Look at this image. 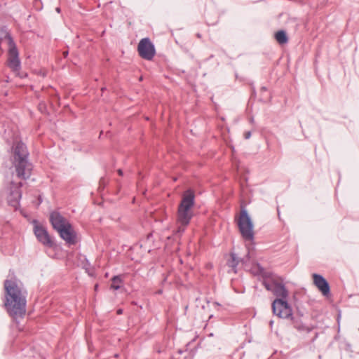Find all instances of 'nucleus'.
I'll use <instances>...</instances> for the list:
<instances>
[{
	"instance_id": "f257e3e1",
	"label": "nucleus",
	"mask_w": 359,
	"mask_h": 359,
	"mask_svg": "<svg viewBox=\"0 0 359 359\" xmlns=\"http://www.w3.org/2000/svg\"><path fill=\"white\" fill-rule=\"evenodd\" d=\"M6 291L4 306L8 313L14 319L24 318L26 313L27 292L15 281H4Z\"/></svg>"
},
{
	"instance_id": "f03ea898",
	"label": "nucleus",
	"mask_w": 359,
	"mask_h": 359,
	"mask_svg": "<svg viewBox=\"0 0 359 359\" xmlns=\"http://www.w3.org/2000/svg\"><path fill=\"white\" fill-rule=\"evenodd\" d=\"M283 279L262 281V285L266 290L272 292L277 298L271 304L273 313L280 318L292 316V308L287 302L288 290L283 283Z\"/></svg>"
},
{
	"instance_id": "7ed1b4c3",
	"label": "nucleus",
	"mask_w": 359,
	"mask_h": 359,
	"mask_svg": "<svg viewBox=\"0 0 359 359\" xmlns=\"http://www.w3.org/2000/svg\"><path fill=\"white\" fill-rule=\"evenodd\" d=\"M29 153L25 143L20 140L14 141L11 147L12 163L16 175L21 180H26L32 175L33 168L29 161Z\"/></svg>"
},
{
	"instance_id": "20e7f679",
	"label": "nucleus",
	"mask_w": 359,
	"mask_h": 359,
	"mask_svg": "<svg viewBox=\"0 0 359 359\" xmlns=\"http://www.w3.org/2000/svg\"><path fill=\"white\" fill-rule=\"evenodd\" d=\"M195 204V193L189 189L186 190L182 197L177 209V222L182 226H187L193 217L191 208Z\"/></svg>"
},
{
	"instance_id": "39448f33",
	"label": "nucleus",
	"mask_w": 359,
	"mask_h": 359,
	"mask_svg": "<svg viewBox=\"0 0 359 359\" xmlns=\"http://www.w3.org/2000/svg\"><path fill=\"white\" fill-rule=\"evenodd\" d=\"M238 226L240 233L245 241H251L254 239V224L246 209L241 211L238 221Z\"/></svg>"
},
{
	"instance_id": "423d86ee",
	"label": "nucleus",
	"mask_w": 359,
	"mask_h": 359,
	"mask_svg": "<svg viewBox=\"0 0 359 359\" xmlns=\"http://www.w3.org/2000/svg\"><path fill=\"white\" fill-rule=\"evenodd\" d=\"M6 39L8 43V66L13 72L19 74V71L21 69V62L19 58L17 46L10 34L6 35Z\"/></svg>"
},
{
	"instance_id": "0eeeda50",
	"label": "nucleus",
	"mask_w": 359,
	"mask_h": 359,
	"mask_svg": "<svg viewBox=\"0 0 359 359\" xmlns=\"http://www.w3.org/2000/svg\"><path fill=\"white\" fill-rule=\"evenodd\" d=\"M23 183L20 182L15 183L11 182L8 188V194L7 196V201L9 205L13 207L15 210L20 205V201L22 198V190Z\"/></svg>"
},
{
	"instance_id": "6e6552de",
	"label": "nucleus",
	"mask_w": 359,
	"mask_h": 359,
	"mask_svg": "<svg viewBox=\"0 0 359 359\" xmlns=\"http://www.w3.org/2000/svg\"><path fill=\"white\" fill-rule=\"evenodd\" d=\"M137 51L140 56L147 60H151L156 54L154 44L147 37L140 41Z\"/></svg>"
},
{
	"instance_id": "1a4fd4ad",
	"label": "nucleus",
	"mask_w": 359,
	"mask_h": 359,
	"mask_svg": "<svg viewBox=\"0 0 359 359\" xmlns=\"http://www.w3.org/2000/svg\"><path fill=\"white\" fill-rule=\"evenodd\" d=\"M34 223L36 224L34 226V232L39 242L46 247L52 248L54 243L47 229L44 226L38 224L36 221H34Z\"/></svg>"
},
{
	"instance_id": "9d476101",
	"label": "nucleus",
	"mask_w": 359,
	"mask_h": 359,
	"mask_svg": "<svg viewBox=\"0 0 359 359\" xmlns=\"http://www.w3.org/2000/svg\"><path fill=\"white\" fill-rule=\"evenodd\" d=\"M61 237L68 245H74L76 243V234L72 224L69 223L57 231Z\"/></svg>"
},
{
	"instance_id": "9b49d317",
	"label": "nucleus",
	"mask_w": 359,
	"mask_h": 359,
	"mask_svg": "<svg viewBox=\"0 0 359 359\" xmlns=\"http://www.w3.org/2000/svg\"><path fill=\"white\" fill-rule=\"evenodd\" d=\"M49 219L53 228L56 231H58L61 227L62 228L70 223L57 211L51 212Z\"/></svg>"
},
{
	"instance_id": "f8f14e48",
	"label": "nucleus",
	"mask_w": 359,
	"mask_h": 359,
	"mask_svg": "<svg viewBox=\"0 0 359 359\" xmlns=\"http://www.w3.org/2000/svg\"><path fill=\"white\" fill-rule=\"evenodd\" d=\"M313 279L315 285L324 296H328L330 294L329 283L322 275L313 273Z\"/></svg>"
},
{
	"instance_id": "ddd939ff",
	"label": "nucleus",
	"mask_w": 359,
	"mask_h": 359,
	"mask_svg": "<svg viewBox=\"0 0 359 359\" xmlns=\"http://www.w3.org/2000/svg\"><path fill=\"white\" fill-rule=\"evenodd\" d=\"M257 274L260 275L262 277V278H263L262 281H264V280L271 281V280L280 279V277L277 276L272 272L265 271L264 268L262 266H261L259 264H257Z\"/></svg>"
},
{
	"instance_id": "4468645a",
	"label": "nucleus",
	"mask_w": 359,
	"mask_h": 359,
	"mask_svg": "<svg viewBox=\"0 0 359 359\" xmlns=\"http://www.w3.org/2000/svg\"><path fill=\"white\" fill-rule=\"evenodd\" d=\"M231 259L228 261L227 265L232 268L233 271L236 273V268L240 262H243V259H239L234 252L230 253Z\"/></svg>"
},
{
	"instance_id": "2eb2a0df",
	"label": "nucleus",
	"mask_w": 359,
	"mask_h": 359,
	"mask_svg": "<svg viewBox=\"0 0 359 359\" xmlns=\"http://www.w3.org/2000/svg\"><path fill=\"white\" fill-rule=\"evenodd\" d=\"M275 39L280 44L287 43L288 37L285 30H279L275 34Z\"/></svg>"
},
{
	"instance_id": "dca6fc26",
	"label": "nucleus",
	"mask_w": 359,
	"mask_h": 359,
	"mask_svg": "<svg viewBox=\"0 0 359 359\" xmlns=\"http://www.w3.org/2000/svg\"><path fill=\"white\" fill-rule=\"evenodd\" d=\"M287 318H290L292 320L294 327L295 329H297V330L304 331L306 330L305 325H304L303 323L300 320L295 319L294 318H293L292 315L291 316L288 317Z\"/></svg>"
},
{
	"instance_id": "f3484780",
	"label": "nucleus",
	"mask_w": 359,
	"mask_h": 359,
	"mask_svg": "<svg viewBox=\"0 0 359 359\" xmlns=\"http://www.w3.org/2000/svg\"><path fill=\"white\" fill-rule=\"evenodd\" d=\"M112 283L111 285V288L117 290L121 288L120 284L122 283V278L120 276H114L111 278Z\"/></svg>"
},
{
	"instance_id": "a211bd4d",
	"label": "nucleus",
	"mask_w": 359,
	"mask_h": 359,
	"mask_svg": "<svg viewBox=\"0 0 359 359\" xmlns=\"http://www.w3.org/2000/svg\"><path fill=\"white\" fill-rule=\"evenodd\" d=\"M250 137H251V132H250V131H248V132H245V134H244V137H245V139L248 140V139H249Z\"/></svg>"
},
{
	"instance_id": "6ab92c4d",
	"label": "nucleus",
	"mask_w": 359,
	"mask_h": 359,
	"mask_svg": "<svg viewBox=\"0 0 359 359\" xmlns=\"http://www.w3.org/2000/svg\"><path fill=\"white\" fill-rule=\"evenodd\" d=\"M46 108V106L44 104H39V109L42 111V110L44 109H45Z\"/></svg>"
},
{
	"instance_id": "aec40b11",
	"label": "nucleus",
	"mask_w": 359,
	"mask_h": 359,
	"mask_svg": "<svg viewBox=\"0 0 359 359\" xmlns=\"http://www.w3.org/2000/svg\"><path fill=\"white\" fill-rule=\"evenodd\" d=\"M116 313H117L118 315H121V314H122V313H123V309H117V311H116Z\"/></svg>"
},
{
	"instance_id": "412c9836",
	"label": "nucleus",
	"mask_w": 359,
	"mask_h": 359,
	"mask_svg": "<svg viewBox=\"0 0 359 359\" xmlns=\"http://www.w3.org/2000/svg\"><path fill=\"white\" fill-rule=\"evenodd\" d=\"M118 173L120 176H122L123 175V170L121 169L118 170Z\"/></svg>"
},
{
	"instance_id": "4be33fe9",
	"label": "nucleus",
	"mask_w": 359,
	"mask_h": 359,
	"mask_svg": "<svg viewBox=\"0 0 359 359\" xmlns=\"http://www.w3.org/2000/svg\"><path fill=\"white\" fill-rule=\"evenodd\" d=\"M214 304H215V306H220V304H219V303H218V302H214Z\"/></svg>"
},
{
	"instance_id": "5701e85b",
	"label": "nucleus",
	"mask_w": 359,
	"mask_h": 359,
	"mask_svg": "<svg viewBox=\"0 0 359 359\" xmlns=\"http://www.w3.org/2000/svg\"><path fill=\"white\" fill-rule=\"evenodd\" d=\"M56 11L57 13H60V8H59V7L56 8Z\"/></svg>"
},
{
	"instance_id": "b1692460",
	"label": "nucleus",
	"mask_w": 359,
	"mask_h": 359,
	"mask_svg": "<svg viewBox=\"0 0 359 359\" xmlns=\"http://www.w3.org/2000/svg\"><path fill=\"white\" fill-rule=\"evenodd\" d=\"M182 352H183V351H182V350H179V351H178V353H179L180 354L182 353Z\"/></svg>"
},
{
	"instance_id": "393cba45",
	"label": "nucleus",
	"mask_w": 359,
	"mask_h": 359,
	"mask_svg": "<svg viewBox=\"0 0 359 359\" xmlns=\"http://www.w3.org/2000/svg\"><path fill=\"white\" fill-rule=\"evenodd\" d=\"M158 294H161V293H162V290H158Z\"/></svg>"
},
{
	"instance_id": "a878e982",
	"label": "nucleus",
	"mask_w": 359,
	"mask_h": 359,
	"mask_svg": "<svg viewBox=\"0 0 359 359\" xmlns=\"http://www.w3.org/2000/svg\"><path fill=\"white\" fill-rule=\"evenodd\" d=\"M97 287H98V285H96L95 286V290H97Z\"/></svg>"
},
{
	"instance_id": "bb28decb",
	"label": "nucleus",
	"mask_w": 359,
	"mask_h": 359,
	"mask_svg": "<svg viewBox=\"0 0 359 359\" xmlns=\"http://www.w3.org/2000/svg\"><path fill=\"white\" fill-rule=\"evenodd\" d=\"M273 323V322L271 320V321L270 322V325H271Z\"/></svg>"
}]
</instances>
